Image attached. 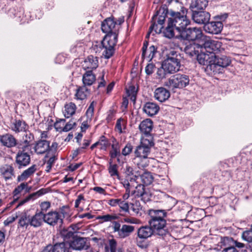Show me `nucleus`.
<instances>
[{
	"mask_svg": "<svg viewBox=\"0 0 252 252\" xmlns=\"http://www.w3.org/2000/svg\"><path fill=\"white\" fill-rule=\"evenodd\" d=\"M51 204L49 202L45 201L42 202L40 204L41 211L39 212H42L44 214L45 212H46L47 210L50 207Z\"/></svg>",
	"mask_w": 252,
	"mask_h": 252,
	"instance_id": "nucleus-61",
	"label": "nucleus"
},
{
	"mask_svg": "<svg viewBox=\"0 0 252 252\" xmlns=\"http://www.w3.org/2000/svg\"><path fill=\"white\" fill-rule=\"evenodd\" d=\"M89 94V91L85 86L78 88L75 94V98L83 100L86 99Z\"/></svg>",
	"mask_w": 252,
	"mask_h": 252,
	"instance_id": "nucleus-38",
	"label": "nucleus"
},
{
	"mask_svg": "<svg viewBox=\"0 0 252 252\" xmlns=\"http://www.w3.org/2000/svg\"><path fill=\"white\" fill-rule=\"evenodd\" d=\"M66 247L64 242L57 243L52 246L53 252H65Z\"/></svg>",
	"mask_w": 252,
	"mask_h": 252,
	"instance_id": "nucleus-47",
	"label": "nucleus"
},
{
	"mask_svg": "<svg viewBox=\"0 0 252 252\" xmlns=\"http://www.w3.org/2000/svg\"><path fill=\"white\" fill-rule=\"evenodd\" d=\"M96 78L92 70L87 71L83 75L82 81L84 86H91L95 81Z\"/></svg>",
	"mask_w": 252,
	"mask_h": 252,
	"instance_id": "nucleus-33",
	"label": "nucleus"
},
{
	"mask_svg": "<svg viewBox=\"0 0 252 252\" xmlns=\"http://www.w3.org/2000/svg\"><path fill=\"white\" fill-rule=\"evenodd\" d=\"M141 161L138 163V165L139 167L145 168L147 167L149 163V161L148 158H140Z\"/></svg>",
	"mask_w": 252,
	"mask_h": 252,
	"instance_id": "nucleus-63",
	"label": "nucleus"
},
{
	"mask_svg": "<svg viewBox=\"0 0 252 252\" xmlns=\"http://www.w3.org/2000/svg\"><path fill=\"white\" fill-rule=\"evenodd\" d=\"M32 189L27 183L23 182L17 186L13 191V196L15 200H18L27 193L30 192Z\"/></svg>",
	"mask_w": 252,
	"mask_h": 252,
	"instance_id": "nucleus-14",
	"label": "nucleus"
},
{
	"mask_svg": "<svg viewBox=\"0 0 252 252\" xmlns=\"http://www.w3.org/2000/svg\"><path fill=\"white\" fill-rule=\"evenodd\" d=\"M201 50L209 54L215 55L220 52L223 49L221 48V42L211 39L204 35L201 42Z\"/></svg>",
	"mask_w": 252,
	"mask_h": 252,
	"instance_id": "nucleus-6",
	"label": "nucleus"
},
{
	"mask_svg": "<svg viewBox=\"0 0 252 252\" xmlns=\"http://www.w3.org/2000/svg\"><path fill=\"white\" fill-rule=\"evenodd\" d=\"M120 155L119 148L117 147V145L112 144V150L110 152V155L112 158H114L118 155Z\"/></svg>",
	"mask_w": 252,
	"mask_h": 252,
	"instance_id": "nucleus-52",
	"label": "nucleus"
},
{
	"mask_svg": "<svg viewBox=\"0 0 252 252\" xmlns=\"http://www.w3.org/2000/svg\"><path fill=\"white\" fill-rule=\"evenodd\" d=\"M153 122L149 119L143 120L139 125V128L140 131L144 134L142 137L148 138V136H152L150 133L153 129Z\"/></svg>",
	"mask_w": 252,
	"mask_h": 252,
	"instance_id": "nucleus-19",
	"label": "nucleus"
},
{
	"mask_svg": "<svg viewBox=\"0 0 252 252\" xmlns=\"http://www.w3.org/2000/svg\"><path fill=\"white\" fill-rule=\"evenodd\" d=\"M34 150L37 154H43L50 150V142L45 139H41L36 142Z\"/></svg>",
	"mask_w": 252,
	"mask_h": 252,
	"instance_id": "nucleus-21",
	"label": "nucleus"
},
{
	"mask_svg": "<svg viewBox=\"0 0 252 252\" xmlns=\"http://www.w3.org/2000/svg\"><path fill=\"white\" fill-rule=\"evenodd\" d=\"M117 247V243L114 239H111L109 241V245L105 246L106 252H116ZM86 252H99L96 250L89 249Z\"/></svg>",
	"mask_w": 252,
	"mask_h": 252,
	"instance_id": "nucleus-39",
	"label": "nucleus"
},
{
	"mask_svg": "<svg viewBox=\"0 0 252 252\" xmlns=\"http://www.w3.org/2000/svg\"><path fill=\"white\" fill-rule=\"evenodd\" d=\"M208 3V0H191L189 7L192 12L204 11Z\"/></svg>",
	"mask_w": 252,
	"mask_h": 252,
	"instance_id": "nucleus-23",
	"label": "nucleus"
},
{
	"mask_svg": "<svg viewBox=\"0 0 252 252\" xmlns=\"http://www.w3.org/2000/svg\"><path fill=\"white\" fill-rule=\"evenodd\" d=\"M157 52V48L155 46L152 45L148 49L145 57H142L143 59H146L148 61H151L155 57Z\"/></svg>",
	"mask_w": 252,
	"mask_h": 252,
	"instance_id": "nucleus-44",
	"label": "nucleus"
},
{
	"mask_svg": "<svg viewBox=\"0 0 252 252\" xmlns=\"http://www.w3.org/2000/svg\"><path fill=\"white\" fill-rule=\"evenodd\" d=\"M164 68L168 73L173 74L180 70L181 67V56L175 50L170 51L166 55V59L163 62Z\"/></svg>",
	"mask_w": 252,
	"mask_h": 252,
	"instance_id": "nucleus-4",
	"label": "nucleus"
},
{
	"mask_svg": "<svg viewBox=\"0 0 252 252\" xmlns=\"http://www.w3.org/2000/svg\"><path fill=\"white\" fill-rule=\"evenodd\" d=\"M118 206L120 208L121 210L125 213L129 212V205L127 202L124 200H122L120 199V201L119 203Z\"/></svg>",
	"mask_w": 252,
	"mask_h": 252,
	"instance_id": "nucleus-53",
	"label": "nucleus"
},
{
	"mask_svg": "<svg viewBox=\"0 0 252 252\" xmlns=\"http://www.w3.org/2000/svg\"><path fill=\"white\" fill-rule=\"evenodd\" d=\"M139 179L141 180L143 184L147 186L151 184L153 181V178L149 172H145L142 174L140 173Z\"/></svg>",
	"mask_w": 252,
	"mask_h": 252,
	"instance_id": "nucleus-40",
	"label": "nucleus"
},
{
	"mask_svg": "<svg viewBox=\"0 0 252 252\" xmlns=\"http://www.w3.org/2000/svg\"><path fill=\"white\" fill-rule=\"evenodd\" d=\"M204 35L199 28L187 27L180 33L177 34V36H180L183 39L198 42H201Z\"/></svg>",
	"mask_w": 252,
	"mask_h": 252,
	"instance_id": "nucleus-9",
	"label": "nucleus"
},
{
	"mask_svg": "<svg viewBox=\"0 0 252 252\" xmlns=\"http://www.w3.org/2000/svg\"><path fill=\"white\" fill-rule=\"evenodd\" d=\"M150 219L148 223L153 229L155 233L159 236H165L168 233L165 218L166 212L163 210H149Z\"/></svg>",
	"mask_w": 252,
	"mask_h": 252,
	"instance_id": "nucleus-2",
	"label": "nucleus"
},
{
	"mask_svg": "<svg viewBox=\"0 0 252 252\" xmlns=\"http://www.w3.org/2000/svg\"><path fill=\"white\" fill-rule=\"evenodd\" d=\"M94 101L92 102L91 104L90 105L89 108H88L86 114L88 119H89L90 120H91L93 115H94Z\"/></svg>",
	"mask_w": 252,
	"mask_h": 252,
	"instance_id": "nucleus-56",
	"label": "nucleus"
},
{
	"mask_svg": "<svg viewBox=\"0 0 252 252\" xmlns=\"http://www.w3.org/2000/svg\"><path fill=\"white\" fill-rule=\"evenodd\" d=\"M155 232L150 225L140 227L137 231L138 237L140 239H146L150 237Z\"/></svg>",
	"mask_w": 252,
	"mask_h": 252,
	"instance_id": "nucleus-26",
	"label": "nucleus"
},
{
	"mask_svg": "<svg viewBox=\"0 0 252 252\" xmlns=\"http://www.w3.org/2000/svg\"><path fill=\"white\" fill-rule=\"evenodd\" d=\"M203 28L206 32L218 34L221 32L223 28V24L220 21L209 22L204 26Z\"/></svg>",
	"mask_w": 252,
	"mask_h": 252,
	"instance_id": "nucleus-13",
	"label": "nucleus"
},
{
	"mask_svg": "<svg viewBox=\"0 0 252 252\" xmlns=\"http://www.w3.org/2000/svg\"><path fill=\"white\" fill-rule=\"evenodd\" d=\"M170 95V92L164 88H158L155 91V97L160 102L165 101L168 99Z\"/></svg>",
	"mask_w": 252,
	"mask_h": 252,
	"instance_id": "nucleus-25",
	"label": "nucleus"
},
{
	"mask_svg": "<svg viewBox=\"0 0 252 252\" xmlns=\"http://www.w3.org/2000/svg\"><path fill=\"white\" fill-rule=\"evenodd\" d=\"M11 130L16 133L21 131H25L27 128V125L26 123L20 120H15L10 126Z\"/></svg>",
	"mask_w": 252,
	"mask_h": 252,
	"instance_id": "nucleus-31",
	"label": "nucleus"
},
{
	"mask_svg": "<svg viewBox=\"0 0 252 252\" xmlns=\"http://www.w3.org/2000/svg\"><path fill=\"white\" fill-rule=\"evenodd\" d=\"M169 15L170 17L164 32L166 37L171 38L175 36V32L177 34L180 33L190 24V21L184 12L171 11Z\"/></svg>",
	"mask_w": 252,
	"mask_h": 252,
	"instance_id": "nucleus-1",
	"label": "nucleus"
},
{
	"mask_svg": "<svg viewBox=\"0 0 252 252\" xmlns=\"http://www.w3.org/2000/svg\"><path fill=\"white\" fill-rule=\"evenodd\" d=\"M75 125V123L72 121H69L67 123L62 129V131L67 132L73 128L74 126Z\"/></svg>",
	"mask_w": 252,
	"mask_h": 252,
	"instance_id": "nucleus-62",
	"label": "nucleus"
},
{
	"mask_svg": "<svg viewBox=\"0 0 252 252\" xmlns=\"http://www.w3.org/2000/svg\"><path fill=\"white\" fill-rule=\"evenodd\" d=\"M31 158L30 155L27 153L19 152L16 157V162L18 168H21L29 165L30 163Z\"/></svg>",
	"mask_w": 252,
	"mask_h": 252,
	"instance_id": "nucleus-22",
	"label": "nucleus"
},
{
	"mask_svg": "<svg viewBox=\"0 0 252 252\" xmlns=\"http://www.w3.org/2000/svg\"><path fill=\"white\" fill-rule=\"evenodd\" d=\"M30 225L34 227H38L41 225L44 221V214L37 212L32 217L30 216Z\"/></svg>",
	"mask_w": 252,
	"mask_h": 252,
	"instance_id": "nucleus-30",
	"label": "nucleus"
},
{
	"mask_svg": "<svg viewBox=\"0 0 252 252\" xmlns=\"http://www.w3.org/2000/svg\"><path fill=\"white\" fill-rule=\"evenodd\" d=\"M101 30L106 34H118L119 26L113 19L109 18L102 23Z\"/></svg>",
	"mask_w": 252,
	"mask_h": 252,
	"instance_id": "nucleus-11",
	"label": "nucleus"
},
{
	"mask_svg": "<svg viewBox=\"0 0 252 252\" xmlns=\"http://www.w3.org/2000/svg\"><path fill=\"white\" fill-rule=\"evenodd\" d=\"M214 63L207 67L205 68V71L209 75L222 73L224 69L229 66L231 63L230 59L225 56H217L215 55Z\"/></svg>",
	"mask_w": 252,
	"mask_h": 252,
	"instance_id": "nucleus-3",
	"label": "nucleus"
},
{
	"mask_svg": "<svg viewBox=\"0 0 252 252\" xmlns=\"http://www.w3.org/2000/svg\"><path fill=\"white\" fill-rule=\"evenodd\" d=\"M70 247L75 250H81L83 249L87 250L88 246L87 245L86 239L75 236L71 240L69 241Z\"/></svg>",
	"mask_w": 252,
	"mask_h": 252,
	"instance_id": "nucleus-17",
	"label": "nucleus"
},
{
	"mask_svg": "<svg viewBox=\"0 0 252 252\" xmlns=\"http://www.w3.org/2000/svg\"><path fill=\"white\" fill-rule=\"evenodd\" d=\"M18 224L21 227L27 228L30 225V216L26 214L21 215L19 219Z\"/></svg>",
	"mask_w": 252,
	"mask_h": 252,
	"instance_id": "nucleus-41",
	"label": "nucleus"
},
{
	"mask_svg": "<svg viewBox=\"0 0 252 252\" xmlns=\"http://www.w3.org/2000/svg\"><path fill=\"white\" fill-rule=\"evenodd\" d=\"M0 173L6 180L12 179L14 175V169L11 165L5 164L0 168Z\"/></svg>",
	"mask_w": 252,
	"mask_h": 252,
	"instance_id": "nucleus-27",
	"label": "nucleus"
},
{
	"mask_svg": "<svg viewBox=\"0 0 252 252\" xmlns=\"http://www.w3.org/2000/svg\"><path fill=\"white\" fill-rule=\"evenodd\" d=\"M154 145L152 136H148V138L142 137L140 144L136 147L134 151L135 156L139 158H148L151 152V148Z\"/></svg>",
	"mask_w": 252,
	"mask_h": 252,
	"instance_id": "nucleus-8",
	"label": "nucleus"
},
{
	"mask_svg": "<svg viewBox=\"0 0 252 252\" xmlns=\"http://www.w3.org/2000/svg\"><path fill=\"white\" fill-rule=\"evenodd\" d=\"M98 60L96 57L93 56H89L84 61L82 65L84 69H96L98 66Z\"/></svg>",
	"mask_w": 252,
	"mask_h": 252,
	"instance_id": "nucleus-24",
	"label": "nucleus"
},
{
	"mask_svg": "<svg viewBox=\"0 0 252 252\" xmlns=\"http://www.w3.org/2000/svg\"><path fill=\"white\" fill-rule=\"evenodd\" d=\"M112 229L113 230V232H117L118 233V235H119V233L121 231V224L119 222L117 221H113L112 222Z\"/></svg>",
	"mask_w": 252,
	"mask_h": 252,
	"instance_id": "nucleus-59",
	"label": "nucleus"
},
{
	"mask_svg": "<svg viewBox=\"0 0 252 252\" xmlns=\"http://www.w3.org/2000/svg\"><path fill=\"white\" fill-rule=\"evenodd\" d=\"M222 252H238L237 249L234 246H230L223 249Z\"/></svg>",
	"mask_w": 252,
	"mask_h": 252,
	"instance_id": "nucleus-64",
	"label": "nucleus"
},
{
	"mask_svg": "<svg viewBox=\"0 0 252 252\" xmlns=\"http://www.w3.org/2000/svg\"><path fill=\"white\" fill-rule=\"evenodd\" d=\"M161 11L160 9L153 16L152 20V23L149 28L148 36L154 31L156 33L160 32L163 28L166 13L163 9L162 10V12Z\"/></svg>",
	"mask_w": 252,
	"mask_h": 252,
	"instance_id": "nucleus-10",
	"label": "nucleus"
},
{
	"mask_svg": "<svg viewBox=\"0 0 252 252\" xmlns=\"http://www.w3.org/2000/svg\"><path fill=\"white\" fill-rule=\"evenodd\" d=\"M111 176H118V166L116 164L110 165L108 168Z\"/></svg>",
	"mask_w": 252,
	"mask_h": 252,
	"instance_id": "nucleus-54",
	"label": "nucleus"
},
{
	"mask_svg": "<svg viewBox=\"0 0 252 252\" xmlns=\"http://www.w3.org/2000/svg\"><path fill=\"white\" fill-rule=\"evenodd\" d=\"M61 235L63 237L64 241L69 243L70 239H73L75 235L73 232L64 228L61 231Z\"/></svg>",
	"mask_w": 252,
	"mask_h": 252,
	"instance_id": "nucleus-46",
	"label": "nucleus"
},
{
	"mask_svg": "<svg viewBox=\"0 0 252 252\" xmlns=\"http://www.w3.org/2000/svg\"><path fill=\"white\" fill-rule=\"evenodd\" d=\"M192 18L194 22L198 24H204L208 23L210 19V14L205 11L193 12Z\"/></svg>",
	"mask_w": 252,
	"mask_h": 252,
	"instance_id": "nucleus-15",
	"label": "nucleus"
},
{
	"mask_svg": "<svg viewBox=\"0 0 252 252\" xmlns=\"http://www.w3.org/2000/svg\"><path fill=\"white\" fill-rule=\"evenodd\" d=\"M97 142L98 146H100V149L104 151H106L110 144L108 139L103 135L101 136Z\"/></svg>",
	"mask_w": 252,
	"mask_h": 252,
	"instance_id": "nucleus-42",
	"label": "nucleus"
},
{
	"mask_svg": "<svg viewBox=\"0 0 252 252\" xmlns=\"http://www.w3.org/2000/svg\"><path fill=\"white\" fill-rule=\"evenodd\" d=\"M133 146L130 143L126 144L124 148L122 150V154L126 156L128 155L132 151Z\"/></svg>",
	"mask_w": 252,
	"mask_h": 252,
	"instance_id": "nucleus-55",
	"label": "nucleus"
},
{
	"mask_svg": "<svg viewBox=\"0 0 252 252\" xmlns=\"http://www.w3.org/2000/svg\"><path fill=\"white\" fill-rule=\"evenodd\" d=\"M190 80L189 76L177 74L172 76L164 82V86L170 89H183L189 85Z\"/></svg>",
	"mask_w": 252,
	"mask_h": 252,
	"instance_id": "nucleus-7",
	"label": "nucleus"
},
{
	"mask_svg": "<svg viewBox=\"0 0 252 252\" xmlns=\"http://www.w3.org/2000/svg\"><path fill=\"white\" fill-rule=\"evenodd\" d=\"M197 60L199 64L206 65V67H207L210 64H212L215 60V55L209 54L205 52L202 50L196 56Z\"/></svg>",
	"mask_w": 252,
	"mask_h": 252,
	"instance_id": "nucleus-16",
	"label": "nucleus"
},
{
	"mask_svg": "<svg viewBox=\"0 0 252 252\" xmlns=\"http://www.w3.org/2000/svg\"><path fill=\"white\" fill-rule=\"evenodd\" d=\"M133 194H135L136 196L142 197V198H144L145 196L147 195V194L145 191L144 186L141 184H139L135 187V189L133 191Z\"/></svg>",
	"mask_w": 252,
	"mask_h": 252,
	"instance_id": "nucleus-43",
	"label": "nucleus"
},
{
	"mask_svg": "<svg viewBox=\"0 0 252 252\" xmlns=\"http://www.w3.org/2000/svg\"><path fill=\"white\" fill-rule=\"evenodd\" d=\"M34 136L32 133L29 131L26 132L23 136V141L22 142V144L20 145L21 147L19 148H21L23 151H25L27 150H28L29 146L31 145V143L32 142Z\"/></svg>",
	"mask_w": 252,
	"mask_h": 252,
	"instance_id": "nucleus-32",
	"label": "nucleus"
},
{
	"mask_svg": "<svg viewBox=\"0 0 252 252\" xmlns=\"http://www.w3.org/2000/svg\"><path fill=\"white\" fill-rule=\"evenodd\" d=\"M158 106L155 103L148 102L144 106V112L149 116H153L158 113L159 111Z\"/></svg>",
	"mask_w": 252,
	"mask_h": 252,
	"instance_id": "nucleus-29",
	"label": "nucleus"
},
{
	"mask_svg": "<svg viewBox=\"0 0 252 252\" xmlns=\"http://www.w3.org/2000/svg\"><path fill=\"white\" fill-rule=\"evenodd\" d=\"M131 209L135 214H138L142 210V206L139 201L136 200L131 204Z\"/></svg>",
	"mask_w": 252,
	"mask_h": 252,
	"instance_id": "nucleus-51",
	"label": "nucleus"
},
{
	"mask_svg": "<svg viewBox=\"0 0 252 252\" xmlns=\"http://www.w3.org/2000/svg\"><path fill=\"white\" fill-rule=\"evenodd\" d=\"M127 93L128 95L130 97V99L134 102L136 100L137 90L134 86H130L127 89Z\"/></svg>",
	"mask_w": 252,
	"mask_h": 252,
	"instance_id": "nucleus-49",
	"label": "nucleus"
},
{
	"mask_svg": "<svg viewBox=\"0 0 252 252\" xmlns=\"http://www.w3.org/2000/svg\"><path fill=\"white\" fill-rule=\"evenodd\" d=\"M118 40V34H106L101 41L103 55L105 58L109 59L112 56L115 51V46Z\"/></svg>",
	"mask_w": 252,
	"mask_h": 252,
	"instance_id": "nucleus-5",
	"label": "nucleus"
},
{
	"mask_svg": "<svg viewBox=\"0 0 252 252\" xmlns=\"http://www.w3.org/2000/svg\"><path fill=\"white\" fill-rule=\"evenodd\" d=\"M125 174L127 180L129 179L130 181H136L139 179V177L140 175V172L139 170H136L129 165L126 166L125 169Z\"/></svg>",
	"mask_w": 252,
	"mask_h": 252,
	"instance_id": "nucleus-28",
	"label": "nucleus"
},
{
	"mask_svg": "<svg viewBox=\"0 0 252 252\" xmlns=\"http://www.w3.org/2000/svg\"><path fill=\"white\" fill-rule=\"evenodd\" d=\"M231 240L233 243L232 246L235 247L238 252H248V247L246 245L241 242L233 240L232 239Z\"/></svg>",
	"mask_w": 252,
	"mask_h": 252,
	"instance_id": "nucleus-45",
	"label": "nucleus"
},
{
	"mask_svg": "<svg viewBox=\"0 0 252 252\" xmlns=\"http://www.w3.org/2000/svg\"><path fill=\"white\" fill-rule=\"evenodd\" d=\"M157 78L158 79H163L166 78L167 74L168 73V71L164 68V64L163 63L160 67L158 69L157 71Z\"/></svg>",
	"mask_w": 252,
	"mask_h": 252,
	"instance_id": "nucleus-48",
	"label": "nucleus"
},
{
	"mask_svg": "<svg viewBox=\"0 0 252 252\" xmlns=\"http://www.w3.org/2000/svg\"><path fill=\"white\" fill-rule=\"evenodd\" d=\"M76 105L73 102L66 103L64 106L63 113L65 117L68 118L73 115L76 110Z\"/></svg>",
	"mask_w": 252,
	"mask_h": 252,
	"instance_id": "nucleus-34",
	"label": "nucleus"
},
{
	"mask_svg": "<svg viewBox=\"0 0 252 252\" xmlns=\"http://www.w3.org/2000/svg\"><path fill=\"white\" fill-rule=\"evenodd\" d=\"M119 219V217L116 214H107L102 216H98L96 218V220H99V222L100 223H103L105 222L108 221L112 222L113 221L117 220Z\"/></svg>",
	"mask_w": 252,
	"mask_h": 252,
	"instance_id": "nucleus-37",
	"label": "nucleus"
},
{
	"mask_svg": "<svg viewBox=\"0 0 252 252\" xmlns=\"http://www.w3.org/2000/svg\"><path fill=\"white\" fill-rule=\"evenodd\" d=\"M0 142L2 146L7 148L14 147L17 144L16 139L13 135L9 133L0 136Z\"/></svg>",
	"mask_w": 252,
	"mask_h": 252,
	"instance_id": "nucleus-18",
	"label": "nucleus"
},
{
	"mask_svg": "<svg viewBox=\"0 0 252 252\" xmlns=\"http://www.w3.org/2000/svg\"><path fill=\"white\" fill-rule=\"evenodd\" d=\"M47 192L46 189H41L36 192L31 193L34 200Z\"/></svg>",
	"mask_w": 252,
	"mask_h": 252,
	"instance_id": "nucleus-60",
	"label": "nucleus"
},
{
	"mask_svg": "<svg viewBox=\"0 0 252 252\" xmlns=\"http://www.w3.org/2000/svg\"><path fill=\"white\" fill-rule=\"evenodd\" d=\"M36 170V166L32 165L28 169L25 170L20 176L18 177L19 182L23 181L32 175Z\"/></svg>",
	"mask_w": 252,
	"mask_h": 252,
	"instance_id": "nucleus-36",
	"label": "nucleus"
},
{
	"mask_svg": "<svg viewBox=\"0 0 252 252\" xmlns=\"http://www.w3.org/2000/svg\"><path fill=\"white\" fill-rule=\"evenodd\" d=\"M201 50L200 42L189 43L187 44L184 48L185 52L190 57L197 56Z\"/></svg>",
	"mask_w": 252,
	"mask_h": 252,
	"instance_id": "nucleus-20",
	"label": "nucleus"
},
{
	"mask_svg": "<svg viewBox=\"0 0 252 252\" xmlns=\"http://www.w3.org/2000/svg\"><path fill=\"white\" fill-rule=\"evenodd\" d=\"M242 238L248 243H252V229L244 231L242 234Z\"/></svg>",
	"mask_w": 252,
	"mask_h": 252,
	"instance_id": "nucleus-50",
	"label": "nucleus"
},
{
	"mask_svg": "<svg viewBox=\"0 0 252 252\" xmlns=\"http://www.w3.org/2000/svg\"><path fill=\"white\" fill-rule=\"evenodd\" d=\"M62 215L56 211L50 212L47 214H44V221L50 225H55L58 223H63Z\"/></svg>",
	"mask_w": 252,
	"mask_h": 252,
	"instance_id": "nucleus-12",
	"label": "nucleus"
},
{
	"mask_svg": "<svg viewBox=\"0 0 252 252\" xmlns=\"http://www.w3.org/2000/svg\"><path fill=\"white\" fill-rule=\"evenodd\" d=\"M134 230V226L127 224L122 225L119 237L121 238H125L130 235Z\"/></svg>",
	"mask_w": 252,
	"mask_h": 252,
	"instance_id": "nucleus-35",
	"label": "nucleus"
},
{
	"mask_svg": "<svg viewBox=\"0 0 252 252\" xmlns=\"http://www.w3.org/2000/svg\"><path fill=\"white\" fill-rule=\"evenodd\" d=\"M31 200H34V199H33L32 194L28 195L25 198L20 200L18 202L17 207L22 206V205H23L24 204H25V203L28 202L29 201H30Z\"/></svg>",
	"mask_w": 252,
	"mask_h": 252,
	"instance_id": "nucleus-58",
	"label": "nucleus"
},
{
	"mask_svg": "<svg viewBox=\"0 0 252 252\" xmlns=\"http://www.w3.org/2000/svg\"><path fill=\"white\" fill-rule=\"evenodd\" d=\"M156 66L153 63H148L145 67V72L147 75H150L154 71Z\"/></svg>",
	"mask_w": 252,
	"mask_h": 252,
	"instance_id": "nucleus-57",
	"label": "nucleus"
}]
</instances>
